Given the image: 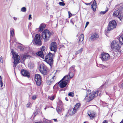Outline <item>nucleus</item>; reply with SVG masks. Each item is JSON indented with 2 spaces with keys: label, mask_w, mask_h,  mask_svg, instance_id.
<instances>
[{
  "label": "nucleus",
  "mask_w": 123,
  "mask_h": 123,
  "mask_svg": "<svg viewBox=\"0 0 123 123\" xmlns=\"http://www.w3.org/2000/svg\"><path fill=\"white\" fill-rule=\"evenodd\" d=\"M37 98L36 96V95H33L32 96V98L33 100H35Z\"/></svg>",
  "instance_id": "ea45409f"
},
{
  "label": "nucleus",
  "mask_w": 123,
  "mask_h": 123,
  "mask_svg": "<svg viewBox=\"0 0 123 123\" xmlns=\"http://www.w3.org/2000/svg\"><path fill=\"white\" fill-rule=\"evenodd\" d=\"M11 53L12 54L14 58V61L13 62V66L14 68V69H15V68L19 62V61L20 59L19 56L17 54H15L12 50Z\"/></svg>",
  "instance_id": "39448f33"
},
{
  "label": "nucleus",
  "mask_w": 123,
  "mask_h": 123,
  "mask_svg": "<svg viewBox=\"0 0 123 123\" xmlns=\"http://www.w3.org/2000/svg\"><path fill=\"white\" fill-rule=\"evenodd\" d=\"M45 49L46 47L45 46H43L41 48V51H40L42 52L43 51H44L45 50H46Z\"/></svg>",
  "instance_id": "c9c22d12"
},
{
  "label": "nucleus",
  "mask_w": 123,
  "mask_h": 123,
  "mask_svg": "<svg viewBox=\"0 0 123 123\" xmlns=\"http://www.w3.org/2000/svg\"><path fill=\"white\" fill-rule=\"evenodd\" d=\"M41 77L40 75L38 74H35V80L36 82L37 85L39 86L41 85Z\"/></svg>",
  "instance_id": "9b49d317"
},
{
  "label": "nucleus",
  "mask_w": 123,
  "mask_h": 123,
  "mask_svg": "<svg viewBox=\"0 0 123 123\" xmlns=\"http://www.w3.org/2000/svg\"><path fill=\"white\" fill-rule=\"evenodd\" d=\"M53 54L51 53L47 54L45 57V61L50 66L53 64Z\"/></svg>",
  "instance_id": "423d86ee"
},
{
  "label": "nucleus",
  "mask_w": 123,
  "mask_h": 123,
  "mask_svg": "<svg viewBox=\"0 0 123 123\" xmlns=\"http://www.w3.org/2000/svg\"><path fill=\"white\" fill-rule=\"evenodd\" d=\"M56 109L58 113L60 114V112L62 111L61 108L59 106H57Z\"/></svg>",
  "instance_id": "bb28decb"
},
{
  "label": "nucleus",
  "mask_w": 123,
  "mask_h": 123,
  "mask_svg": "<svg viewBox=\"0 0 123 123\" xmlns=\"http://www.w3.org/2000/svg\"><path fill=\"white\" fill-rule=\"evenodd\" d=\"M73 72H72L69 71V73L68 75V76H69V77L70 78H72L74 76V74Z\"/></svg>",
  "instance_id": "a878e982"
},
{
  "label": "nucleus",
  "mask_w": 123,
  "mask_h": 123,
  "mask_svg": "<svg viewBox=\"0 0 123 123\" xmlns=\"http://www.w3.org/2000/svg\"><path fill=\"white\" fill-rule=\"evenodd\" d=\"M74 66H73L70 68V72H74Z\"/></svg>",
  "instance_id": "cd10ccee"
},
{
  "label": "nucleus",
  "mask_w": 123,
  "mask_h": 123,
  "mask_svg": "<svg viewBox=\"0 0 123 123\" xmlns=\"http://www.w3.org/2000/svg\"><path fill=\"white\" fill-rule=\"evenodd\" d=\"M59 4L60 6H64L65 5L64 3L62 2H59Z\"/></svg>",
  "instance_id": "58836bf2"
},
{
  "label": "nucleus",
  "mask_w": 123,
  "mask_h": 123,
  "mask_svg": "<svg viewBox=\"0 0 123 123\" xmlns=\"http://www.w3.org/2000/svg\"><path fill=\"white\" fill-rule=\"evenodd\" d=\"M70 22L72 24L74 25V20L73 19H71L70 20Z\"/></svg>",
  "instance_id": "4c0bfd02"
},
{
  "label": "nucleus",
  "mask_w": 123,
  "mask_h": 123,
  "mask_svg": "<svg viewBox=\"0 0 123 123\" xmlns=\"http://www.w3.org/2000/svg\"><path fill=\"white\" fill-rule=\"evenodd\" d=\"M59 86L61 88H63L65 87L67 85V84L61 80L59 83Z\"/></svg>",
  "instance_id": "a211bd4d"
},
{
  "label": "nucleus",
  "mask_w": 123,
  "mask_h": 123,
  "mask_svg": "<svg viewBox=\"0 0 123 123\" xmlns=\"http://www.w3.org/2000/svg\"><path fill=\"white\" fill-rule=\"evenodd\" d=\"M119 86L120 87L123 88V83H122L120 84Z\"/></svg>",
  "instance_id": "79ce46f5"
},
{
  "label": "nucleus",
  "mask_w": 123,
  "mask_h": 123,
  "mask_svg": "<svg viewBox=\"0 0 123 123\" xmlns=\"http://www.w3.org/2000/svg\"><path fill=\"white\" fill-rule=\"evenodd\" d=\"M55 98V97L54 96H49L48 97V98L51 100H53Z\"/></svg>",
  "instance_id": "72a5a7b5"
},
{
  "label": "nucleus",
  "mask_w": 123,
  "mask_h": 123,
  "mask_svg": "<svg viewBox=\"0 0 123 123\" xmlns=\"http://www.w3.org/2000/svg\"><path fill=\"white\" fill-rule=\"evenodd\" d=\"M107 122V121L106 120H105L102 123H105L106 122Z\"/></svg>",
  "instance_id": "09e8293b"
},
{
  "label": "nucleus",
  "mask_w": 123,
  "mask_h": 123,
  "mask_svg": "<svg viewBox=\"0 0 123 123\" xmlns=\"http://www.w3.org/2000/svg\"><path fill=\"white\" fill-rule=\"evenodd\" d=\"M47 53V51L46 50L42 52L39 51L37 53V55H39L40 57L44 59V57H45V56L48 54Z\"/></svg>",
  "instance_id": "2eb2a0df"
},
{
  "label": "nucleus",
  "mask_w": 123,
  "mask_h": 123,
  "mask_svg": "<svg viewBox=\"0 0 123 123\" xmlns=\"http://www.w3.org/2000/svg\"><path fill=\"white\" fill-rule=\"evenodd\" d=\"M84 38V35L83 34H81L79 37V41H82Z\"/></svg>",
  "instance_id": "393cba45"
},
{
  "label": "nucleus",
  "mask_w": 123,
  "mask_h": 123,
  "mask_svg": "<svg viewBox=\"0 0 123 123\" xmlns=\"http://www.w3.org/2000/svg\"><path fill=\"white\" fill-rule=\"evenodd\" d=\"M80 53V52L78 50V51H77L76 52L75 54H76V55H77V54H78L79 53Z\"/></svg>",
  "instance_id": "a18cd8bd"
},
{
  "label": "nucleus",
  "mask_w": 123,
  "mask_h": 123,
  "mask_svg": "<svg viewBox=\"0 0 123 123\" xmlns=\"http://www.w3.org/2000/svg\"><path fill=\"white\" fill-rule=\"evenodd\" d=\"M91 91L90 90H88L86 91V96H87L88 95H89L91 94Z\"/></svg>",
  "instance_id": "e433bc0d"
},
{
  "label": "nucleus",
  "mask_w": 123,
  "mask_h": 123,
  "mask_svg": "<svg viewBox=\"0 0 123 123\" xmlns=\"http://www.w3.org/2000/svg\"><path fill=\"white\" fill-rule=\"evenodd\" d=\"M28 57V55H23L22 57V59L23 60H24L25 59L27 58Z\"/></svg>",
  "instance_id": "7c9ffc66"
},
{
  "label": "nucleus",
  "mask_w": 123,
  "mask_h": 123,
  "mask_svg": "<svg viewBox=\"0 0 123 123\" xmlns=\"http://www.w3.org/2000/svg\"><path fill=\"white\" fill-rule=\"evenodd\" d=\"M62 1H63V0H62Z\"/></svg>",
  "instance_id": "bf43d9fd"
},
{
  "label": "nucleus",
  "mask_w": 123,
  "mask_h": 123,
  "mask_svg": "<svg viewBox=\"0 0 123 123\" xmlns=\"http://www.w3.org/2000/svg\"><path fill=\"white\" fill-rule=\"evenodd\" d=\"M31 14H30L29 15L28 19L29 20H30L32 18L31 17Z\"/></svg>",
  "instance_id": "37998d69"
},
{
  "label": "nucleus",
  "mask_w": 123,
  "mask_h": 123,
  "mask_svg": "<svg viewBox=\"0 0 123 123\" xmlns=\"http://www.w3.org/2000/svg\"><path fill=\"white\" fill-rule=\"evenodd\" d=\"M68 15H69V18H70L72 15V14L69 11L68 12Z\"/></svg>",
  "instance_id": "a19ab883"
},
{
  "label": "nucleus",
  "mask_w": 123,
  "mask_h": 123,
  "mask_svg": "<svg viewBox=\"0 0 123 123\" xmlns=\"http://www.w3.org/2000/svg\"><path fill=\"white\" fill-rule=\"evenodd\" d=\"M22 75L24 76H26L29 78L30 76L29 73L27 70L22 69L21 71Z\"/></svg>",
  "instance_id": "dca6fc26"
},
{
  "label": "nucleus",
  "mask_w": 123,
  "mask_h": 123,
  "mask_svg": "<svg viewBox=\"0 0 123 123\" xmlns=\"http://www.w3.org/2000/svg\"><path fill=\"white\" fill-rule=\"evenodd\" d=\"M46 108H44V109H45V110H46Z\"/></svg>",
  "instance_id": "6e6d98bb"
},
{
  "label": "nucleus",
  "mask_w": 123,
  "mask_h": 123,
  "mask_svg": "<svg viewBox=\"0 0 123 123\" xmlns=\"http://www.w3.org/2000/svg\"><path fill=\"white\" fill-rule=\"evenodd\" d=\"M0 85L1 87H2L3 86L2 79L0 75Z\"/></svg>",
  "instance_id": "473e14b6"
},
{
  "label": "nucleus",
  "mask_w": 123,
  "mask_h": 123,
  "mask_svg": "<svg viewBox=\"0 0 123 123\" xmlns=\"http://www.w3.org/2000/svg\"><path fill=\"white\" fill-rule=\"evenodd\" d=\"M113 16L118 17L120 19L123 18V7L119 8L114 12L113 13Z\"/></svg>",
  "instance_id": "f03ea898"
},
{
  "label": "nucleus",
  "mask_w": 123,
  "mask_h": 123,
  "mask_svg": "<svg viewBox=\"0 0 123 123\" xmlns=\"http://www.w3.org/2000/svg\"><path fill=\"white\" fill-rule=\"evenodd\" d=\"M107 122V121L106 120H105L102 123H105L106 122Z\"/></svg>",
  "instance_id": "8fccbe9b"
},
{
  "label": "nucleus",
  "mask_w": 123,
  "mask_h": 123,
  "mask_svg": "<svg viewBox=\"0 0 123 123\" xmlns=\"http://www.w3.org/2000/svg\"><path fill=\"white\" fill-rule=\"evenodd\" d=\"M14 30L13 28H11L10 29V38H12L14 36Z\"/></svg>",
  "instance_id": "5701e85b"
},
{
  "label": "nucleus",
  "mask_w": 123,
  "mask_h": 123,
  "mask_svg": "<svg viewBox=\"0 0 123 123\" xmlns=\"http://www.w3.org/2000/svg\"><path fill=\"white\" fill-rule=\"evenodd\" d=\"M65 99H66V100H67V101H68V100L67 99H66V98H65Z\"/></svg>",
  "instance_id": "864d4df0"
},
{
  "label": "nucleus",
  "mask_w": 123,
  "mask_h": 123,
  "mask_svg": "<svg viewBox=\"0 0 123 123\" xmlns=\"http://www.w3.org/2000/svg\"><path fill=\"white\" fill-rule=\"evenodd\" d=\"M116 22L114 20L110 21L108 27V30L111 31L113 30L116 28Z\"/></svg>",
  "instance_id": "1a4fd4ad"
},
{
  "label": "nucleus",
  "mask_w": 123,
  "mask_h": 123,
  "mask_svg": "<svg viewBox=\"0 0 123 123\" xmlns=\"http://www.w3.org/2000/svg\"><path fill=\"white\" fill-rule=\"evenodd\" d=\"M57 44L56 42H52L49 46V49L51 51H53L55 53L57 49Z\"/></svg>",
  "instance_id": "ddd939ff"
},
{
  "label": "nucleus",
  "mask_w": 123,
  "mask_h": 123,
  "mask_svg": "<svg viewBox=\"0 0 123 123\" xmlns=\"http://www.w3.org/2000/svg\"><path fill=\"white\" fill-rule=\"evenodd\" d=\"M28 66L31 68H32L34 67V64L33 63H29Z\"/></svg>",
  "instance_id": "2f4dec72"
},
{
  "label": "nucleus",
  "mask_w": 123,
  "mask_h": 123,
  "mask_svg": "<svg viewBox=\"0 0 123 123\" xmlns=\"http://www.w3.org/2000/svg\"><path fill=\"white\" fill-rule=\"evenodd\" d=\"M99 93V95L100 96L101 92L97 90L92 92L91 94L88 95L87 96H86L85 99L87 102H89L92 100L95 97L97 96Z\"/></svg>",
  "instance_id": "f257e3e1"
},
{
  "label": "nucleus",
  "mask_w": 123,
  "mask_h": 123,
  "mask_svg": "<svg viewBox=\"0 0 123 123\" xmlns=\"http://www.w3.org/2000/svg\"><path fill=\"white\" fill-rule=\"evenodd\" d=\"M45 26L46 25L45 24H41L39 28V31L40 32H42L44 29Z\"/></svg>",
  "instance_id": "b1692460"
},
{
  "label": "nucleus",
  "mask_w": 123,
  "mask_h": 123,
  "mask_svg": "<svg viewBox=\"0 0 123 123\" xmlns=\"http://www.w3.org/2000/svg\"><path fill=\"white\" fill-rule=\"evenodd\" d=\"M84 123H86V122H84Z\"/></svg>",
  "instance_id": "13d9d810"
},
{
  "label": "nucleus",
  "mask_w": 123,
  "mask_h": 123,
  "mask_svg": "<svg viewBox=\"0 0 123 123\" xmlns=\"http://www.w3.org/2000/svg\"><path fill=\"white\" fill-rule=\"evenodd\" d=\"M70 79L68 75H67L64 76L61 80L67 84L69 82Z\"/></svg>",
  "instance_id": "f3484780"
},
{
  "label": "nucleus",
  "mask_w": 123,
  "mask_h": 123,
  "mask_svg": "<svg viewBox=\"0 0 123 123\" xmlns=\"http://www.w3.org/2000/svg\"><path fill=\"white\" fill-rule=\"evenodd\" d=\"M83 50V48H81L79 50L80 53L81 52H82Z\"/></svg>",
  "instance_id": "49530a36"
},
{
  "label": "nucleus",
  "mask_w": 123,
  "mask_h": 123,
  "mask_svg": "<svg viewBox=\"0 0 123 123\" xmlns=\"http://www.w3.org/2000/svg\"><path fill=\"white\" fill-rule=\"evenodd\" d=\"M80 105V103H77L75 105L74 107L73 108V111L72 113H70V115H72L76 113L79 108Z\"/></svg>",
  "instance_id": "4468645a"
},
{
  "label": "nucleus",
  "mask_w": 123,
  "mask_h": 123,
  "mask_svg": "<svg viewBox=\"0 0 123 123\" xmlns=\"http://www.w3.org/2000/svg\"><path fill=\"white\" fill-rule=\"evenodd\" d=\"M88 115L90 118H94L95 116L94 113L93 111H89L88 113Z\"/></svg>",
  "instance_id": "412c9836"
},
{
  "label": "nucleus",
  "mask_w": 123,
  "mask_h": 123,
  "mask_svg": "<svg viewBox=\"0 0 123 123\" xmlns=\"http://www.w3.org/2000/svg\"><path fill=\"white\" fill-rule=\"evenodd\" d=\"M46 67L43 64H41L40 66L39 70L41 73L44 75H46L47 73Z\"/></svg>",
  "instance_id": "f8f14e48"
},
{
  "label": "nucleus",
  "mask_w": 123,
  "mask_h": 123,
  "mask_svg": "<svg viewBox=\"0 0 123 123\" xmlns=\"http://www.w3.org/2000/svg\"><path fill=\"white\" fill-rule=\"evenodd\" d=\"M108 11V10H107H107H106L105 11H101L100 13V14H104L105 13H106V12Z\"/></svg>",
  "instance_id": "f704fd0d"
},
{
  "label": "nucleus",
  "mask_w": 123,
  "mask_h": 123,
  "mask_svg": "<svg viewBox=\"0 0 123 123\" xmlns=\"http://www.w3.org/2000/svg\"><path fill=\"white\" fill-rule=\"evenodd\" d=\"M118 39L120 43L123 45V34L117 38Z\"/></svg>",
  "instance_id": "4be33fe9"
},
{
  "label": "nucleus",
  "mask_w": 123,
  "mask_h": 123,
  "mask_svg": "<svg viewBox=\"0 0 123 123\" xmlns=\"http://www.w3.org/2000/svg\"><path fill=\"white\" fill-rule=\"evenodd\" d=\"M111 48L113 51L117 52H119L120 51L121 46L119 44H118L115 41H113L111 45Z\"/></svg>",
  "instance_id": "20e7f679"
},
{
  "label": "nucleus",
  "mask_w": 123,
  "mask_h": 123,
  "mask_svg": "<svg viewBox=\"0 0 123 123\" xmlns=\"http://www.w3.org/2000/svg\"><path fill=\"white\" fill-rule=\"evenodd\" d=\"M13 18H14V19L15 20H16L17 19V18H15V17H14Z\"/></svg>",
  "instance_id": "3c124183"
},
{
  "label": "nucleus",
  "mask_w": 123,
  "mask_h": 123,
  "mask_svg": "<svg viewBox=\"0 0 123 123\" xmlns=\"http://www.w3.org/2000/svg\"><path fill=\"white\" fill-rule=\"evenodd\" d=\"M68 95L69 96L73 97L74 96V92H69L68 93Z\"/></svg>",
  "instance_id": "c756f323"
},
{
  "label": "nucleus",
  "mask_w": 123,
  "mask_h": 123,
  "mask_svg": "<svg viewBox=\"0 0 123 123\" xmlns=\"http://www.w3.org/2000/svg\"><path fill=\"white\" fill-rule=\"evenodd\" d=\"M91 3V2L90 3H86V4L87 5H89Z\"/></svg>",
  "instance_id": "de8ad7c7"
},
{
  "label": "nucleus",
  "mask_w": 123,
  "mask_h": 123,
  "mask_svg": "<svg viewBox=\"0 0 123 123\" xmlns=\"http://www.w3.org/2000/svg\"><path fill=\"white\" fill-rule=\"evenodd\" d=\"M33 42L35 45H41L42 44L41 40V36L39 34H37L35 36Z\"/></svg>",
  "instance_id": "0eeeda50"
},
{
  "label": "nucleus",
  "mask_w": 123,
  "mask_h": 123,
  "mask_svg": "<svg viewBox=\"0 0 123 123\" xmlns=\"http://www.w3.org/2000/svg\"><path fill=\"white\" fill-rule=\"evenodd\" d=\"M54 120L55 122L57 121V120L56 119H54Z\"/></svg>",
  "instance_id": "603ef678"
},
{
  "label": "nucleus",
  "mask_w": 123,
  "mask_h": 123,
  "mask_svg": "<svg viewBox=\"0 0 123 123\" xmlns=\"http://www.w3.org/2000/svg\"><path fill=\"white\" fill-rule=\"evenodd\" d=\"M89 24V22H87L86 23V25H85V28H86L87 26V25H88Z\"/></svg>",
  "instance_id": "c03bdc74"
},
{
  "label": "nucleus",
  "mask_w": 123,
  "mask_h": 123,
  "mask_svg": "<svg viewBox=\"0 0 123 123\" xmlns=\"http://www.w3.org/2000/svg\"><path fill=\"white\" fill-rule=\"evenodd\" d=\"M55 75L51 74L49 75L46 79V82L48 84L50 85L54 83L55 80Z\"/></svg>",
  "instance_id": "6e6552de"
},
{
  "label": "nucleus",
  "mask_w": 123,
  "mask_h": 123,
  "mask_svg": "<svg viewBox=\"0 0 123 123\" xmlns=\"http://www.w3.org/2000/svg\"><path fill=\"white\" fill-rule=\"evenodd\" d=\"M40 123V122H39L36 123Z\"/></svg>",
  "instance_id": "5fc2aeb1"
},
{
  "label": "nucleus",
  "mask_w": 123,
  "mask_h": 123,
  "mask_svg": "<svg viewBox=\"0 0 123 123\" xmlns=\"http://www.w3.org/2000/svg\"><path fill=\"white\" fill-rule=\"evenodd\" d=\"M21 11L22 12H25L26 11V9L25 7H24L21 9Z\"/></svg>",
  "instance_id": "c85d7f7f"
},
{
  "label": "nucleus",
  "mask_w": 123,
  "mask_h": 123,
  "mask_svg": "<svg viewBox=\"0 0 123 123\" xmlns=\"http://www.w3.org/2000/svg\"><path fill=\"white\" fill-rule=\"evenodd\" d=\"M98 35L97 33H95L91 34L90 38L92 40H94L96 38H98Z\"/></svg>",
  "instance_id": "6ab92c4d"
},
{
  "label": "nucleus",
  "mask_w": 123,
  "mask_h": 123,
  "mask_svg": "<svg viewBox=\"0 0 123 123\" xmlns=\"http://www.w3.org/2000/svg\"><path fill=\"white\" fill-rule=\"evenodd\" d=\"M105 123H108L107 122H106Z\"/></svg>",
  "instance_id": "4d7b16f0"
},
{
  "label": "nucleus",
  "mask_w": 123,
  "mask_h": 123,
  "mask_svg": "<svg viewBox=\"0 0 123 123\" xmlns=\"http://www.w3.org/2000/svg\"><path fill=\"white\" fill-rule=\"evenodd\" d=\"M100 57L103 61H107L109 58L110 55L108 53H102Z\"/></svg>",
  "instance_id": "9d476101"
},
{
  "label": "nucleus",
  "mask_w": 123,
  "mask_h": 123,
  "mask_svg": "<svg viewBox=\"0 0 123 123\" xmlns=\"http://www.w3.org/2000/svg\"><path fill=\"white\" fill-rule=\"evenodd\" d=\"M97 4L96 2V1L94 0L93 1V3L91 5L92 9L94 11H95L96 10V8L97 7Z\"/></svg>",
  "instance_id": "aec40b11"
},
{
  "label": "nucleus",
  "mask_w": 123,
  "mask_h": 123,
  "mask_svg": "<svg viewBox=\"0 0 123 123\" xmlns=\"http://www.w3.org/2000/svg\"><path fill=\"white\" fill-rule=\"evenodd\" d=\"M52 32H50L47 29L44 30L42 33V37L44 42L48 41L49 39Z\"/></svg>",
  "instance_id": "7ed1b4c3"
}]
</instances>
